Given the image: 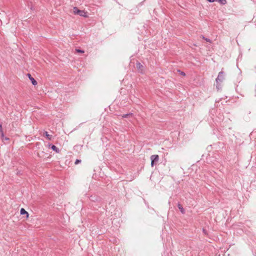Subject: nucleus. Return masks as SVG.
Listing matches in <instances>:
<instances>
[{
	"mask_svg": "<svg viewBox=\"0 0 256 256\" xmlns=\"http://www.w3.org/2000/svg\"><path fill=\"white\" fill-rule=\"evenodd\" d=\"M224 76H225V74L222 70L221 72H220L218 73V77L216 78V81L217 83V86H216L217 88H218V84L219 82H222L224 80Z\"/></svg>",
	"mask_w": 256,
	"mask_h": 256,
	"instance_id": "obj_1",
	"label": "nucleus"
},
{
	"mask_svg": "<svg viewBox=\"0 0 256 256\" xmlns=\"http://www.w3.org/2000/svg\"><path fill=\"white\" fill-rule=\"evenodd\" d=\"M74 13L76 14H78L80 16L86 18L88 16L86 12L84 10H78L76 7L74 8Z\"/></svg>",
	"mask_w": 256,
	"mask_h": 256,
	"instance_id": "obj_2",
	"label": "nucleus"
},
{
	"mask_svg": "<svg viewBox=\"0 0 256 256\" xmlns=\"http://www.w3.org/2000/svg\"><path fill=\"white\" fill-rule=\"evenodd\" d=\"M151 160V166H154L158 161L159 156L157 154L152 155L150 156Z\"/></svg>",
	"mask_w": 256,
	"mask_h": 256,
	"instance_id": "obj_3",
	"label": "nucleus"
},
{
	"mask_svg": "<svg viewBox=\"0 0 256 256\" xmlns=\"http://www.w3.org/2000/svg\"><path fill=\"white\" fill-rule=\"evenodd\" d=\"M136 68L139 72L140 74L144 73V67L140 62H137L136 63Z\"/></svg>",
	"mask_w": 256,
	"mask_h": 256,
	"instance_id": "obj_4",
	"label": "nucleus"
},
{
	"mask_svg": "<svg viewBox=\"0 0 256 256\" xmlns=\"http://www.w3.org/2000/svg\"><path fill=\"white\" fill-rule=\"evenodd\" d=\"M28 78H30V80L31 81V82H32V84L34 86H36V84H38L37 82L35 80V79H34V78H32V76L31 74H28Z\"/></svg>",
	"mask_w": 256,
	"mask_h": 256,
	"instance_id": "obj_5",
	"label": "nucleus"
},
{
	"mask_svg": "<svg viewBox=\"0 0 256 256\" xmlns=\"http://www.w3.org/2000/svg\"><path fill=\"white\" fill-rule=\"evenodd\" d=\"M20 214L22 215L26 214V217L28 216V212L24 208H22L20 210Z\"/></svg>",
	"mask_w": 256,
	"mask_h": 256,
	"instance_id": "obj_6",
	"label": "nucleus"
},
{
	"mask_svg": "<svg viewBox=\"0 0 256 256\" xmlns=\"http://www.w3.org/2000/svg\"><path fill=\"white\" fill-rule=\"evenodd\" d=\"M178 207L182 214H184L185 213L184 209L183 208L182 206L180 204H178Z\"/></svg>",
	"mask_w": 256,
	"mask_h": 256,
	"instance_id": "obj_7",
	"label": "nucleus"
},
{
	"mask_svg": "<svg viewBox=\"0 0 256 256\" xmlns=\"http://www.w3.org/2000/svg\"><path fill=\"white\" fill-rule=\"evenodd\" d=\"M44 134L46 136L48 140H51L52 139V136L49 134L47 132H44Z\"/></svg>",
	"mask_w": 256,
	"mask_h": 256,
	"instance_id": "obj_8",
	"label": "nucleus"
},
{
	"mask_svg": "<svg viewBox=\"0 0 256 256\" xmlns=\"http://www.w3.org/2000/svg\"><path fill=\"white\" fill-rule=\"evenodd\" d=\"M51 148L56 153H58L60 152V150L54 145H52L51 146Z\"/></svg>",
	"mask_w": 256,
	"mask_h": 256,
	"instance_id": "obj_9",
	"label": "nucleus"
},
{
	"mask_svg": "<svg viewBox=\"0 0 256 256\" xmlns=\"http://www.w3.org/2000/svg\"><path fill=\"white\" fill-rule=\"evenodd\" d=\"M132 116V113H128V114H123L122 116V117L124 118H129V117H131Z\"/></svg>",
	"mask_w": 256,
	"mask_h": 256,
	"instance_id": "obj_10",
	"label": "nucleus"
},
{
	"mask_svg": "<svg viewBox=\"0 0 256 256\" xmlns=\"http://www.w3.org/2000/svg\"><path fill=\"white\" fill-rule=\"evenodd\" d=\"M218 1L222 4H226V0H218Z\"/></svg>",
	"mask_w": 256,
	"mask_h": 256,
	"instance_id": "obj_11",
	"label": "nucleus"
},
{
	"mask_svg": "<svg viewBox=\"0 0 256 256\" xmlns=\"http://www.w3.org/2000/svg\"><path fill=\"white\" fill-rule=\"evenodd\" d=\"M202 38L203 39L205 40L206 42H211V40L209 38H206L204 36H202Z\"/></svg>",
	"mask_w": 256,
	"mask_h": 256,
	"instance_id": "obj_12",
	"label": "nucleus"
},
{
	"mask_svg": "<svg viewBox=\"0 0 256 256\" xmlns=\"http://www.w3.org/2000/svg\"><path fill=\"white\" fill-rule=\"evenodd\" d=\"M178 72H179L180 73V74L183 76H186V74L183 72H182L180 71V70H178Z\"/></svg>",
	"mask_w": 256,
	"mask_h": 256,
	"instance_id": "obj_13",
	"label": "nucleus"
},
{
	"mask_svg": "<svg viewBox=\"0 0 256 256\" xmlns=\"http://www.w3.org/2000/svg\"><path fill=\"white\" fill-rule=\"evenodd\" d=\"M76 50L78 52L80 53H84V51L83 50H80V49H76Z\"/></svg>",
	"mask_w": 256,
	"mask_h": 256,
	"instance_id": "obj_14",
	"label": "nucleus"
},
{
	"mask_svg": "<svg viewBox=\"0 0 256 256\" xmlns=\"http://www.w3.org/2000/svg\"><path fill=\"white\" fill-rule=\"evenodd\" d=\"M81 162V160L77 159L75 162V164H78Z\"/></svg>",
	"mask_w": 256,
	"mask_h": 256,
	"instance_id": "obj_15",
	"label": "nucleus"
},
{
	"mask_svg": "<svg viewBox=\"0 0 256 256\" xmlns=\"http://www.w3.org/2000/svg\"><path fill=\"white\" fill-rule=\"evenodd\" d=\"M0 134L1 137L2 138H4V134L3 131L2 132H0Z\"/></svg>",
	"mask_w": 256,
	"mask_h": 256,
	"instance_id": "obj_16",
	"label": "nucleus"
},
{
	"mask_svg": "<svg viewBox=\"0 0 256 256\" xmlns=\"http://www.w3.org/2000/svg\"><path fill=\"white\" fill-rule=\"evenodd\" d=\"M2 125L0 124V132H2Z\"/></svg>",
	"mask_w": 256,
	"mask_h": 256,
	"instance_id": "obj_17",
	"label": "nucleus"
},
{
	"mask_svg": "<svg viewBox=\"0 0 256 256\" xmlns=\"http://www.w3.org/2000/svg\"><path fill=\"white\" fill-rule=\"evenodd\" d=\"M206 0L210 2H214L216 0Z\"/></svg>",
	"mask_w": 256,
	"mask_h": 256,
	"instance_id": "obj_18",
	"label": "nucleus"
},
{
	"mask_svg": "<svg viewBox=\"0 0 256 256\" xmlns=\"http://www.w3.org/2000/svg\"><path fill=\"white\" fill-rule=\"evenodd\" d=\"M203 232H204V234H206V230L204 229H203Z\"/></svg>",
	"mask_w": 256,
	"mask_h": 256,
	"instance_id": "obj_19",
	"label": "nucleus"
},
{
	"mask_svg": "<svg viewBox=\"0 0 256 256\" xmlns=\"http://www.w3.org/2000/svg\"><path fill=\"white\" fill-rule=\"evenodd\" d=\"M5 140H8V138H5Z\"/></svg>",
	"mask_w": 256,
	"mask_h": 256,
	"instance_id": "obj_20",
	"label": "nucleus"
}]
</instances>
